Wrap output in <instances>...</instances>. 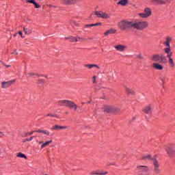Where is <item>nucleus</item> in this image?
<instances>
[{"mask_svg": "<svg viewBox=\"0 0 175 175\" xmlns=\"http://www.w3.org/2000/svg\"><path fill=\"white\" fill-rule=\"evenodd\" d=\"M160 80L162 81V83H163V84H165V83L166 82V81H165L166 77H160Z\"/></svg>", "mask_w": 175, "mask_h": 175, "instance_id": "38", "label": "nucleus"}, {"mask_svg": "<svg viewBox=\"0 0 175 175\" xmlns=\"http://www.w3.org/2000/svg\"><path fill=\"white\" fill-rule=\"evenodd\" d=\"M142 161H146V159H152L153 161L154 159L151 158V154H146L142 157Z\"/></svg>", "mask_w": 175, "mask_h": 175, "instance_id": "29", "label": "nucleus"}, {"mask_svg": "<svg viewBox=\"0 0 175 175\" xmlns=\"http://www.w3.org/2000/svg\"><path fill=\"white\" fill-rule=\"evenodd\" d=\"M4 66H5V68H10V65L4 64Z\"/></svg>", "mask_w": 175, "mask_h": 175, "instance_id": "49", "label": "nucleus"}, {"mask_svg": "<svg viewBox=\"0 0 175 175\" xmlns=\"http://www.w3.org/2000/svg\"><path fill=\"white\" fill-rule=\"evenodd\" d=\"M144 13H146L148 15V17H150L151 16L152 11H151V8H146L144 9Z\"/></svg>", "mask_w": 175, "mask_h": 175, "instance_id": "24", "label": "nucleus"}, {"mask_svg": "<svg viewBox=\"0 0 175 175\" xmlns=\"http://www.w3.org/2000/svg\"><path fill=\"white\" fill-rule=\"evenodd\" d=\"M129 0H120L117 3V5H121V6H126Z\"/></svg>", "mask_w": 175, "mask_h": 175, "instance_id": "23", "label": "nucleus"}, {"mask_svg": "<svg viewBox=\"0 0 175 175\" xmlns=\"http://www.w3.org/2000/svg\"><path fill=\"white\" fill-rule=\"evenodd\" d=\"M92 39H94V38H90L89 40H92Z\"/></svg>", "mask_w": 175, "mask_h": 175, "instance_id": "52", "label": "nucleus"}, {"mask_svg": "<svg viewBox=\"0 0 175 175\" xmlns=\"http://www.w3.org/2000/svg\"><path fill=\"white\" fill-rule=\"evenodd\" d=\"M0 64H3V65H5V64H3V62H0Z\"/></svg>", "mask_w": 175, "mask_h": 175, "instance_id": "57", "label": "nucleus"}, {"mask_svg": "<svg viewBox=\"0 0 175 175\" xmlns=\"http://www.w3.org/2000/svg\"><path fill=\"white\" fill-rule=\"evenodd\" d=\"M61 129H68V126L55 124L51 129V131H59Z\"/></svg>", "mask_w": 175, "mask_h": 175, "instance_id": "14", "label": "nucleus"}, {"mask_svg": "<svg viewBox=\"0 0 175 175\" xmlns=\"http://www.w3.org/2000/svg\"><path fill=\"white\" fill-rule=\"evenodd\" d=\"M92 83L93 84H95L96 83V76H94L92 77Z\"/></svg>", "mask_w": 175, "mask_h": 175, "instance_id": "40", "label": "nucleus"}, {"mask_svg": "<svg viewBox=\"0 0 175 175\" xmlns=\"http://www.w3.org/2000/svg\"><path fill=\"white\" fill-rule=\"evenodd\" d=\"M118 25L121 31H126L131 29V28H133V21L123 20Z\"/></svg>", "mask_w": 175, "mask_h": 175, "instance_id": "2", "label": "nucleus"}, {"mask_svg": "<svg viewBox=\"0 0 175 175\" xmlns=\"http://www.w3.org/2000/svg\"><path fill=\"white\" fill-rule=\"evenodd\" d=\"M69 23L72 27H79V23L76 21L70 20Z\"/></svg>", "mask_w": 175, "mask_h": 175, "instance_id": "31", "label": "nucleus"}, {"mask_svg": "<svg viewBox=\"0 0 175 175\" xmlns=\"http://www.w3.org/2000/svg\"><path fill=\"white\" fill-rule=\"evenodd\" d=\"M27 2L28 3H33V5L36 3L35 0H27Z\"/></svg>", "mask_w": 175, "mask_h": 175, "instance_id": "41", "label": "nucleus"}, {"mask_svg": "<svg viewBox=\"0 0 175 175\" xmlns=\"http://www.w3.org/2000/svg\"><path fill=\"white\" fill-rule=\"evenodd\" d=\"M26 142H29L28 139H25L23 140V143H25Z\"/></svg>", "mask_w": 175, "mask_h": 175, "instance_id": "46", "label": "nucleus"}, {"mask_svg": "<svg viewBox=\"0 0 175 175\" xmlns=\"http://www.w3.org/2000/svg\"><path fill=\"white\" fill-rule=\"evenodd\" d=\"M117 32V30L111 28L109 30H107L106 32L104 33L105 36H107V35H111L112 33H116Z\"/></svg>", "mask_w": 175, "mask_h": 175, "instance_id": "20", "label": "nucleus"}, {"mask_svg": "<svg viewBox=\"0 0 175 175\" xmlns=\"http://www.w3.org/2000/svg\"><path fill=\"white\" fill-rule=\"evenodd\" d=\"M152 68L157 70H162L163 69V66L158 63H154Z\"/></svg>", "mask_w": 175, "mask_h": 175, "instance_id": "18", "label": "nucleus"}, {"mask_svg": "<svg viewBox=\"0 0 175 175\" xmlns=\"http://www.w3.org/2000/svg\"><path fill=\"white\" fill-rule=\"evenodd\" d=\"M0 62H2V61L0 60Z\"/></svg>", "mask_w": 175, "mask_h": 175, "instance_id": "63", "label": "nucleus"}, {"mask_svg": "<svg viewBox=\"0 0 175 175\" xmlns=\"http://www.w3.org/2000/svg\"><path fill=\"white\" fill-rule=\"evenodd\" d=\"M139 16H141L142 18H147V17H148L146 12L139 13Z\"/></svg>", "mask_w": 175, "mask_h": 175, "instance_id": "33", "label": "nucleus"}, {"mask_svg": "<svg viewBox=\"0 0 175 175\" xmlns=\"http://www.w3.org/2000/svg\"><path fill=\"white\" fill-rule=\"evenodd\" d=\"M66 114H68V112H66Z\"/></svg>", "mask_w": 175, "mask_h": 175, "instance_id": "60", "label": "nucleus"}, {"mask_svg": "<svg viewBox=\"0 0 175 175\" xmlns=\"http://www.w3.org/2000/svg\"><path fill=\"white\" fill-rule=\"evenodd\" d=\"M95 16H97V17L100 18H104V19H107L110 18V14L104 12L103 11H96L94 12Z\"/></svg>", "mask_w": 175, "mask_h": 175, "instance_id": "5", "label": "nucleus"}, {"mask_svg": "<svg viewBox=\"0 0 175 175\" xmlns=\"http://www.w3.org/2000/svg\"><path fill=\"white\" fill-rule=\"evenodd\" d=\"M50 143H53V140L47 141L42 144L41 148H44L45 147H47V146L50 145Z\"/></svg>", "mask_w": 175, "mask_h": 175, "instance_id": "27", "label": "nucleus"}, {"mask_svg": "<svg viewBox=\"0 0 175 175\" xmlns=\"http://www.w3.org/2000/svg\"><path fill=\"white\" fill-rule=\"evenodd\" d=\"M33 5L36 9H39V8H40V5L38 4L36 2Z\"/></svg>", "mask_w": 175, "mask_h": 175, "instance_id": "44", "label": "nucleus"}, {"mask_svg": "<svg viewBox=\"0 0 175 175\" xmlns=\"http://www.w3.org/2000/svg\"><path fill=\"white\" fill-rule=\"evenodd\" d=\"M15 54H16V55H18V53H15Z\"/></svg>", "mask_w": 175, "mask_h": 175, "instance_id": "55", "label": "nucleus"}, {"mask_svg": "<svg viewBox=\"0 0 175 175\" xmlns=\"http://www.w3.org/2000/svg\"><path fill=\"white\" fill-rule=\"evenodd\" d=\"M33 139V137H31L29 139H29V142L32 141Z\"/></svg>", "mask_w": 175, "mask_h": 175, "instance_id": "48", "label": "nucleus"}, {"mask_svg": "<svg viewBox=\"0 0 175 175\" xmlns=\"http://www.w3.org/2000/svg\"><path fill=\"white\" fill-rule=\"evenodd\" d=\"M85 68H88L89 69H92V68H96L97 69H100V67L97 64H85Z\"/></svg>", "mask_w": 175, "mask_h": 175, "instance_id": "21", "label": "nucleus"}, {"mask_svg": "<svg viewBox=\"0 0 175 175\" xmlns=\"http://www.w3.org/2000/svg\"><path fill=\"white\" fill-rule=\"evenodd\" d=\"M101 25H102V23L92 24V27H100Z\"/></svg>", "mask_w": 175, "mask_h": 175, "instance_id": "36", "label": "nucleus"}, {"mask_svg": "<svg viewBox=\"0 0 175 175\" xmlns=\"http://www.w3.org/2000/svg\"><path fill=\"white\" fill-rule=\"evenodd\" d=\"M36 133V131L27 132V133H23L22 136L23 137H27V136H31V135H33V133Z\"/></svg>", "mask_w": 175, "mask_h": 175, "instance_id": "25", "label": "nucleus"}, {"mask_svg": "<svg viewBox=\"0 0 175 175\" xmlns=\"http://www.w3.org/2000/svg\"><path fill=\"white\" fill-rule=\"evenodd\" d=\"M36 132L37 133H43L44 135H45L46 136H50V131H47V130H36Z\"/></svg>", "mask_w": 175, "mask_h": 175, "instance_id": "19", "label": "nucleus"}, {"mask_svg": "<svg viewBox=\"0 0 175 175\" xmlns=\"http://www.w3.org/2000/svg\"><path fill=\"white\" fill-rule=\"evenodd\" d=\"M18 33L21 36V38H24V36H23V31H20Z\"/></svg>", "mask_w": 175, "mask_h": 175, "instance_id": "45", "label": "nucleus"}, {"mask_svg": "<svg viewBox=\"0 0 175 175\" xmlns=\"http://www.w3.org/2000/svg\"><path fill=\"white\" fill-rule=\"evenodd\" d=\"M46 175H47V174H46Z\"/></svg>", "mask_w": 175, "mask_h": 175, "instance_id": "64", "label": "nucleus"}, {"mask_svg": "<svg viewBox=\"0 0 175 175\" xmlns=\"http://www.w3.org/2000/svg\"><path fill=\"white\" fill-rule=\"evenodd\" d=\"M23 32L25 35H31L32 33V29L29 27H23Z\"/></svg>", "mask_w": 175, "mask_h": 175, "instance_id": "22", "label": "nucleus"}, {"mask_svg": "<svg viewBox=\"0 0 175 175\" xmlns=\"http://www.w3.org/2000/svg\"><path fill=\"white\" fill-rule=\"evenodd\" d=\"M151 60L154 62H159V64H166L167 59L162 54H155L151 57Z\"/></svg>", "mask_w": 175, "mask_h": 175, "instance_id": "4", "label": "nucleus"}, {"mask_svg": "<svg viewBox=\"0 0 175 175\" xmlns=\"http://www.w3.org/2000/svg\"><path fill=\"white\" fill-rule=\"evenodd\" d=\"M59 106H65L69 109H74L75 111H77L79 107L75 103V102L69 100H62L59 101Z\"/></svg>", "mask_w": 175, "mask_h": 175, "instance_id": "3", "label": "nucleus"}, {"mask_svg": "<svg viewBox=\"0 0 175 175\" xmlns=\"http://www.w3.org/2000/svg\"><path fill=\"white\" fill-rule=\"evenodd\" d=\"M105 113H113L112 107H107L104 109Z\"/></svg>", "mask_w": 175, "mask_h": 175, "instance_id": "28", "label": "nucleus"}, {"mask_svg": "<svg viewBox=\"0 0 175 175\" xmlns=\"http://www.w3.org/2000/svg\"><path fill=\"white\" fill-rule=\"evenodd\" d=\"M32 76H37L38 77H43V75H39L33 72L27 74V77H32Z\"/></svg>", "mask_w": 175, "mask_h": 175, "instance_id": "30", "label": "nucleus"}, {"mask_svg": "<svg viewBox=\"0 0 175 175\" xmlns=\"http://www.w3.org/2000/svg\"><path fill=\"white\" fill-rule=\"evenodd\" d=\"M92 27V24H88L84 25V28H91Z\"/></svg>", "mask_w": 175, "mask_h": 175, "instance_id": "42", "label": "nucleus"}, {"mask_svg": "<svg viewBox=\"0 0 175 175\" xmlns=\"http://www.w3.org/2000/svg\"><path fill=\"white\" fill-rule=\"evenodd\" d=\"M16 157H18V158H24L25 159H27V156L21 152L18 153Z\"/></svg>", "mask_w": 175, "mask_h": 175, "instance_id": "32", "label": "nucleus"}, {"mask_svg": "<svg viewBox=\"0 0 175 175\" xmlns=\"http://www.w3.org/2000/svg\"><path fill=\"white\" fill-rule=\"evenodd\" d=\"M49 7H50V8H53V5H49Z\"/></svg>", "mask_w": 175, "mask_h": 175, "instance_id": "53", "label": "nucleus"}, {"mask_svg": "<svg viewBox=\"0 0 175 175\" xmlns=\"http://www.w3.org/2000/svg\"><path fill=\"white\" fill-rule=\"evenodd\" d=\"M153 172L156 174H159L161 173V169L159 168V161L156 159H153Z\"/></svg>", "mask_w": 175, "mask_h": 175, "instance_id": "6", "label": "nucleus"}, {"mask_svg": "<svg viewBox=\"0 0 175 175\" xmlns=\"http://www.w3.org/2000/svg\"><path fill=\"white\" fill-rule=\"evenodd\" d=\"M16 51H17V49H15V50H14V53H16Z\"/></svg>", "mask_w": 175, "mask_h": 175, "instance_id": "54", "label": "nucleus"}, {"mask_svg": "<svg viewBox=\"0 0 175 175\" xmlns=\"http://www.w3.org/2000/svg\"><path fill=\"white\" fill-rule=\"evenodd\" d=\"M167 55V58H169V64L171 66V68H174L175 64L174 62L173 61V59L172 58V56L173 55V52H170V53H165Z\"/></svg>", "mask_w": 175, "mask_h": 175, "instance_id": "12", "label": "nucleus"}, {"mask_svg": "<svg viewBox=\"0 0 175 175\" xmlns=\"http://www.w3.org/2000/svg\"><path fill=\"white\" fill-rule=\"evenodd\" d=\"M12 54H14V53H12Z\"/></svg>", "mask_w": 175, "mask_h": 175, "instance_id": "62", "label": "nucleus"}, {"mask_svg": "<svg viewBox=\"0 0 175 175\" xmlns=\"http://www.w3.org/2000/svg\"><path fill=\"white\" fill-rule=\"evenodd\" d=\"M53 8H57V6H53Z\"/></svg>", "mask_w": 175, "mask_h": 175, "instance_id": "58", "label": "nucleus"}, {"mask_svg": "<svg viewBox=\"0 0 175 175\" xmlns=\"http://www.w3.org/2000/svg\"><path fill=\"white\" fill-rule=\"evenodd\" d=\"M66 40H68V42H70V43H76L79 42V40H77V37H73L72 36L66 38Z\"/></svg>", "mask_w": 175, "mask_h": 175, "instance_id": "17", "label": "nucleus"}, {"mask_svg": "<svg viewBox=\"0 0 175 175\" xmlns=\"http://www.w3.org/2000/svg\"><path fill=\"white\" fill-rule=\"evenodd\" d=\"M77 38L78 42H84L85 40H86L85 38H81V37H77Z\"/></svg>", "mask_w": 175, "mask_h": 175, "instance_id": "39", "label": "nucleus"}, {"mask_svg": "<svg viewBox=\"0 0 175 175\" xmlns=\"http://www.w3.org/2000/svg\"><path fill=\"white\" fill-rule=\"evenodd\" d=\"M114 49H116L117 51H120L121 53H122V51H125L126 46L122 44H118L114 46Z\"/></svg>", "mask_w": 175, "mask_h": 175, "instance_id": "15", "label": "nucleus"}, {"mask_svg": "<svg viewBox=\"0 0 175 175\" xmlns=\"http://www.w3.org/2000/svg\"><path fill=\"white\" fill-rule=\"evenodd\" d=\"M0 136L2 137V136H4L3 133L0 131Z\"/></svg>", "mask_w": 175, "mask_h": 175, "instance_id": "50", "label": "nucleus"}, {"mask_svg": "<svg viewBox=\"0 0 175 175\" xmlns=\"http://www.w3.org/2000/svg\"><path fill=\"white\" fill-rule=\"evenodd\" d=\"M79 1L80 0H61V2L63 5L70 6L72 5H76Z\"/></svg>", "mask_w": 175, "mask_h": 175, "instance_id": "10", "label": "nucleus"}, {"mask_svg": "<svg viewBox=\"0 0 175 175\" xmlns=\"http://www.w3.org/2000/svg\"><path fill=\"white\" fill-rule=\"evenodd\" d=\"M173 40V38L172 37L167 36L166 38V41L164 42V46H166L167 48L164 49L165 53H170V42Z\"/></svg>", "mask_w": 175, "mask_h": 175, "instance_id": "7", "label": "nucleus"}, {"mask_svg": "<svg viewBox=\"0 0 175 175\" xmlns=\"http://www.w3.org/2000/svg\"><path fill=\"white\" fill-rule=\"evenodd\" d=\"M17 35H18V33H16L13 35L14 38H16V36H17Z\"/></svg>", "mask_w": 175, "mask_h": 175, "instance_id": "47", "label": "nucleus"}, {"mask_svg": "<svg viewBox=\"0 0 175 175\" xmlns=\"http://www.w3.org/2000/svg\"><path fill=\"white\" fill-rule=\"evenodd\" d=\"M43 144V141H40V142H39V144Z\"/></svg>", "mask_w": 175, "mask_h": 175, "instance_id": "51", "label": "nucleus"}, {"mask_svg": "<svg viewBox=\"0 0 175 175\" xmlns=\"http://www.w3.org/2000/svg\"><path fill=\"white\" fill-rule=\"evenodd\" d=\"M16 81V79H13L8 81H3L1 82V88H9V87H12L14 84V82Z\"/></svg>", "mask_w": 175, "mask_h": 175, "instance_id": "8", "label": "nucleus"}, {"mask_svg": "<svg viewBox=\"0 0 175 175\" xmlns=\"http://www.w3.org/2000/svg\"><path fill=\"white\" fill-rule=\"evenodd\" d=\"M46 83V81L43 79H38L37 81V84H44Z\"/></svg>", "mask_w": 175, "mask_h": 175, "instance_id": "34", "label": "nucleus"}, {"mask_svg": "<svg viewBox=\"0 0 175 175\" xmlns=\"http://www.w3.org/2000/svg\"><path fill=\"white\" fill-rule=\"evenodd\" d=\"M148 28V22L146 21H137L133 22V29L137 31H144Z\"/></svg>", "mask_w": 175, "mask_h": 175, "instance_id": "1", "label": "nucleus"}, {"mask_svg": "<svg viewBox=\"0 0 175 175\" xmlns=\"http://www.w3.org/2000/svg\"><path fill=\"white\" fill-rule=\"evenodd\" d=\"M121 111V109L118 107H112V113L113 114H117L118 113H120Z\"/></svg>", "mask_w": 175, "mask_h": 175, "instance_id": "26", "label": "nucleus"}, {"mask_svg": "<svg viewBox=\"0 0 175 175\" xmlns=\"http://www.w3.org/2000/svg\"><path fill=\"white\" fill-rule=\"evenodd\" d=\"M0 64H3V65H5V64H3V62H0Z\"/></svg>", "mask_w": 175, "mask_h": 175, "instance_id": "56", "label": "nucleus"}, {"mask_svg": "<svg viewBox=\"0 0 175 175\" xmlns=\"http://www.w3.org/2000/svg\"><path fill=\"white\" fill-rule=\"evenodd\" d=\"M108 172L107 171H105V172H102L99 170H97L96 171H92L90 174V175H106V174H108Z\"/></svg>", "mask_w": 175, "mask_h": 175, "instance_id": "13", "label": "nucleus"}, {"mask_svg": "<svg viewBox=\"0 0 175 175\" xmlns=\"http://www.w3.org/2000/svg\"><path fill=\"white\" fill-rule=\"evenodd\" d=\"M166 152H167V155L170 158H173V157H174V155H175V146H174V145L169 146L166 149Z\"/></svg>", "mask_w": 175, "mask_h": 175, "instance_id": "9", "label": "nucleus"}, {"mask_svg": "<svg viewBox=\"0 0 175 175\" xmlns=\"http://www.w3.org/2000/svg\"><path fill=\"white\" fill-rule=\"evenodd\" d=\"M46 117H52V118H54V117H56L55 115L53 114V113H48L46 114Z\"/></svg>", "mask_w": 175, "mask_h": 175, "instance_id": "43", "label": "nucleus"}, {"mask_svg": "<svg viewBox=\"0 0 175 175\" xmlns=\"http://www.w3.org/2000/svg\"><path fill=\"white\" fill-rule=\"evenodd\" d=\"M136 57L137 58H139V59H144V57H143V55H142V53L137 55Z\"/></svg>", "mask_w": 175, "mask_h": 175, "instance_id": "37", "label": "nucleus"}, {"mask_svg": "<svg viewBox=\"0 0 175 175\" xmlns=\"http://www.w3.org/2000/svg\"><path fill=\"white\" fill-rule=\"evenodd\" d=\"M44 77H47V76H44Z\"/></svg>", "mask_w": 175, "mask_h": 175, "instance_id": "61", "label": "nucleus"}, {"mask_svg": "<svg viewBox=\"0 0 175 175\" xmlns=\"http://www.w3.org/2000/svg\"><path fill=\"white\" fill-rule=\"evenodd\" d=\"M143 111L146 114L151 116V114H152V109H151V105H147L146 107H145L143 109Z\"/></svg>", "mask_w": 175, "mask_h": 175, "instance_id": "16", "label": "nucleus"}, {"mask_svg": "<svg viewBox=\"0 0 175 175\" xmlns=\"http://www.w3.org/2000/svg\"><path fill=\"white\" fill-rule=\"evenodd\" d=\"M137 170L139 173H146L150 170V167L147 165H138L137 166Z\"/></svg>", "mask_w": 175, "mask_h": 175, "instance_id": "11", "label": "nucleus"}, {"mask_svg": "<svg viewBox=\"0 0 175 175\" xmlns=\"http://www.w3.org/2000/svg\"><path fill=\"white\" fill-rule=\"evenodd\" d=\"M82 105H85V103H82Z\"/></svg>", "mask_w": 175, "mask_h": 175, "instance_id": "59", "label": "nucleus"}, {"mask_svg": "<svg viewBox=\"0 0 175 175\" xmlns=\"http://www.w3.org/2000/svg\"><path fill=\"white\" fill-rule=\"evenodd\" d=\"M126 92H127V94H134L135 92H133V90L128 88H126Z\"/></svg>", "mask_w": 175, "mask_h": 175, "instance_id": "35", "label": "nucleus"}]
</instances>
